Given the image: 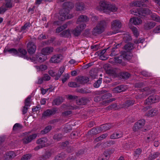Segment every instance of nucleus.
<instances>
[{
	"label": "nucleus",
	"instance_id": "f257e3e1",
	"mask_svg": "<svg viewBox=\"0 0 160 160\" xmlns=\"http://www.w3.org/2000/svg\"><path fill=\"white\" fill-rule=\"evenodd\" d=\"M100 7L104 12H115L118 9V8L115 5L108 4L105 2H100Z\"/></svg>",
	"mask_w": 160,
	"mask_h": 160
},
{
	"label": "nucleus",
	"instance_id": "f03ea898",
	"mask_svg": "<svg viewBox=\"0 0 160 160\" xmlns=\"http://www.w3.org/2000/svg\"><path fill=\"white\" fill-rule=\"evenodd\" d=\"M106 25V22L104 20L101 21L94 28L92 31V34L95 36L103 32L105 27Z\"/></svg>",
	"mask_w": 160,
	"mask_h": 160
},
{
	"label": "nucleus",
	"instance_id": "7ed1b4c3",
	"mask_svg": "<svg viewBox=\"0 0 160 160\" xmlns=\"http://www.w3.org/2000/svg\"><path fill=\"white\" fill-rule=\"evenodd\" d=\"M132 14L135 15L145 16L146 15L150 14L152 12L148 8H139L137 9H132L130 11Z\"/></svg>",
	"mask_w": 160,
	"mask_h": 160
},
{
	"label": "nucleus",
	"instance_id": "20e7f679",
	"mask_svg": "<svg viewBox=\"0 0 160 160\" xmlns=\"http://www.w3.org/2000/svg\"><path fill=\"white\" fill-rule=\"evenodd\" d=\"M53 149L50 148L46 150L44 153L40 155L38 158V160H49L54 154Z\"/></svg>",
	"mask_w": 160,
	"mask_h": 160
},
{
	"label": "nucleus",
	"instance_id": "39448f33",
	"mask_svg": "<svg viewBox=\"0 0 160 160\" xmlns=\"http://www.w3.org/2000/svg\"><path fill=\"white\" fill-rule=\"evenodd\" d=\"M64 69V67L62 66L60 68L57 72H56L52 70H50L48 71V73L52 77H54L55 80H57L63 72Z\"/></svg>",
	"mask_w": 160,
	"mask_h": 160
},
{
	"label": "nucleus",
	"instance_id": "423d86ee",
	"mask_svg": "<svg viewBox=\"0 0 160 160\" xmlns=\"http://www.w3.org/2000/svg\"><path fill=\"white\" fill-rule=\"evenodd\" d=\"M122 23L118 20H116L112 22V28L113 30L111 34H115L118 32L119 29L122 27Z\"/></svg>",
	"mask_w": 160,
	"mask_h": 160
},
{
	"label": "nucleus",
	"instance_id": "0eeeda50",
	"mask_svg": "<svg viewBox=\"0 0 160 160\" xmlns=\"http://www.w3.org/2000/svg\"><path fill=\"white\" fill-rule=\"evenodd\" d=\"M78 97L76 96L71 95V101L75 100L76 103L78 105H82L86 104L89 101V100L86 98L83 97L81 98L77 99Z\"/></svg>",
	"mask_w": 160,
	"mask_h": 160
},
{
	"label": "nucleus",
	"instance_id": "6e6552de",
	"mask_svg": "<svg viewBox=\"0 0 160 160\" xmlns=\"http://www.w3.org/2000/svg\"><path fill=\"white\" fill-rule=\"evenodd\" d=\"M160 98L159 96L156 95H152L149 96L146 99L145 103L147 105L151 104L152 103H155L159 101Z\"/></svg>",
	"mask_w": 160,
	"mask_h": 160
},
{
	"label": "nucleus",
	"instance_id": "1a4fd4ad",
	"mask_svg": "<svg viewBox=\"0 0 160 160\" xmlns=\"http://www.w3.org/2000/svg\"><path fill=\"white\" fill-rule=\"evenodd\" d=\"M58 111L57 108H53L52 109H47L44 111L42 115V118H45L46 117H49L55 114Z\"/></svg>",
	"mask_w": 160,
	"mask_h": 160
},
{
	"label": "nucleus",
	"instance_id": "9d476101",
	"mask_svg": "<svg viewBox=\"0 0 160 160\" xmlns=\"http://www.w3.org/2000/svg\"><path fill=\"white\" fill-rule=\"evenodd\" d=\"M86 27V24L82 23L79 25L77 26L72 31V33L75 36L78 37L79 36L82 31Z\"/></svg>",
	"mask_w": 160,
	"mask_h": 160
},
{
	"label": "nucleus",
	"instance_id": "9b49d317",
	"mask_svg": "<svg viewBox=\"0 0 160 160\" xmlns=\"http://www.w3.org/2000/svg\"><path fill=\"white\" fill-rule=\"evenodd\" d=\"M27 50L30 55L34 54L36 50V46L35 43L32 42H29L27 45Z\"/></svg>",
	"mask_w": 160,
	"mask_h": 160
},
{
	"label": "nucleus",
	"instance_id": "f8f14e48",
	"mask_svg": "<svg viewBox=\"0 0 160 160\" xmlns=\"http://www.w3.org/2000/svg\"><path fill=\"white\" fill-rule=\"evenodd\" d=\"M145 121L144 119L139 120L137 122L135 123L133 127V129L134 132L138 131L144 126Z\"/></svg>",
	"mask_w": 160,
	"mask_h": 160
},
{
	"label": "nucleus",
	"instance_id": "ddd939ff",
	"mask_svg": "<svg viewBox=\"0 0 160 160\" xmlns=\"http://www.w3.org/2000/svg\"><path fill=\"white\" fill-rule=\"evenodd\" d=\"M48 139L45 137L42 138L38 139L36 141V143L40 145L42 147H46L49 145V144L48 143Z\"/></svg>",
	"mask_w": 160,
	"mask_h": 160
},
{
	"label": "nucleus",
	"instance_id": "4468645a",
	"mask_svg": "<svg viewBox=\"0 0 160 160\" xmlns=\"http://www.w3.org/2000/svg\"><path fill=\"white\" fill-rule=\"evenodd\" d=\"M62 58V56L61 54H56L53 55L49 60L51 63H58L60 62Z\"/></svg>",
	"mask_w": 160,
	"mask_h": 160
},
{
	"label": "nucleus",
	"instance_id": "2eb2a0df",
	"mask_svg": "<svg viewBox=\"0 0 160 160\" xmlns=\"http://www.w3.org/2000/svg\"><path fill=\"white\" fill-rule=\"evenodd\" d=\"M112 153L111 150H106L101 156L98 157V160H108Z\"/></svg>",
	"mask_w": 160,
	"mask_h": 160
},
{
	"label": "nucleus",
	"instance_id": "dca6fc26",
	"mask_svg": "<svg viewBox=\"0 0 160 160\" xmlns=\"http://www.w3.org/2000/svg\"><path fill=\"white\" fill-rule=\"evenodd\" d=\"M37 136V134H33L25 137L22 139V141L24 144H28L30 142L33 140L35 139Z\"/></svg>",
	"mask_w": 160,
	"mask_h": 160
},
{
	"label": "nucleus",
	"instance_id": "f3484780",
	"mask_svg": "<svg viewBox=\"0 0 160 160\" xmlns=\"http://www.w3.org/2000/svg\"><path fill=\"white\" fill-rule=\"evenodd\" d=\"M60 16H59L58 19L60 21H63L65 19H69L70 14L68 12H63L61 10L59 12Z\"/></svg>",
	"mask_w": 160,
	"mask_h": 160
},
{
	"label": "nucleus",
	"instance_id": "a211bd4d",
	"mask_svg": "<svg viewBox=\"0 0 160 160\" xmlns=\"http://www.w3.org/2000/svg\"><path fill=\"white\" fill-rule=\"evenodd\" d=\"M18 56L24 59H28V56L27 55V51L22 48H19L18 49Z\"/></svg>",
	"mask_w": 160,
	"mask_h": 160
},
{
	"label": "nucleus",
	"instance_id": "6ab92c4d",
	"mask_svg": "<svg viewBox=\"0 0 160 160\" xmlns=\"http://www.w3.org/2000/svg\"><path fill=\"white\" fill-rule=\"evenodd\" d=\"M128 89L127 86L124 85H121L115 87L113 89L115 93H119L126 91Z\"/></svg>",
	"mask_w": 160,
	"mask_h": 160
},
{
	"label": "nucleus",
	"instance_id": "aec40b11",
	"mask_svg": "<svg viewBox=\"0 0 160 160\" xmlns=\"http://www.w3.org/2000/svg\"><path fill=\"white\" fill-rule=\"evenodd\" d=\"M53 48L52 47H48L43 48L41 51V53L45 56L48 55L53 51Z\"/></svg>",
	"mask_w": 160,
	"mask_h": 160
},
{
	"label": "nucleus",
	"instance_id": "412c9836",
	"mask_svg": "<svg viewBox=\"0 0 160 160\" xmlns=\"http://www.w3.org/2000/svg\"><path fill=\"white\" fill-rule=\"evenodd\" d=\"M112 94L109 93H108L105 94L102 96H97L94 98V101L96 102H98L101 100V99H105L111 97Z\"/></svg>",
	"mask_w": 160,
	"mask_h": 160
},
{
	"label": "nucleus",
	"instance_id": "4be33fe9",
	"mask_svg": "<svg viewBox=\"0 0 160 160\" xmlns=\"http://www.w3.org/2000/svg\"><path fill=\"white\" fill-rule=\"evenodd\" d=\"M89 19L85 15H81L79 16L77 20V23L80 24L81 22H86L88 21Z\"/></svg>",
	"mask_w": 160,
	"mask_h": 160
},
{
	"label": "nucleus",
	"instance_id": "5701e85b",
	"mask_svg": "<svg viewBox=\"0 0 160 160\" xmlns=\"http://www.w3.org/2000/svg\"><path fill=\"white\" fill-rule=\"evenodd\" d=\"M64 99V98L62 97L58 96L53 101L52 105H59L63 102Z\"/></svg>",
	"mask_w": 160,
	"mask_h": 160
},
{
	"label": "nucleus",
	"instance_id": "b1692460",
	"mask_svg": "<svg viewBox=\"0 0 160 160\" xmlns=\"http://www.w3.org/2000/svg\"><path fill=\"white\" fill-rule=\"evenodd\" d=\"M134 45L131 43H128L126 44L123 47V49L125 50L123 52H130L134 48Z\"/></svg>",
	"mask_w": 160,
	"mask_h": 160
},
{
	"label": "nucleus",
	"instance_id": "393cba45",
	"mask_svg": "<svg viewBox=\"0 0 160 160\" xmlns=\"http://www.w3.org/2000/svg\"><path fill=\"white\" fill-rule=\"evenodd\" d=\"M89 81V78L86 77H78L77 83L80 84H84Z\"/></svg>",
	"mask_w": 160,
	"mask_h": 160
},
{
	"label": "nucleus",
	"instance_id": "a878e982",
	"mask_svg": "<svg viewBox=\"0 0 160 160\" xmlns=\"http://www.w3.org/2000/svg\"><path fill=\"white\" fill-rule=\"evenodd\" d=\"M75 8L77 11H82L85 10V6L83 2H78L76 4Z\"/></svg>",
	"mask_w": 160,
	"mask_h": 160
},
{
	"label": "nucleus",
	"instance_id": "bb28decb",
	"mask_svg": "<svg viewBox=\"0 0 160 160\" xmlns=\"http://www.w3.org/2000/svg\"><path fill=\"white\" fill-rule=\"evenodd\" d=\"M101 132L99 127H98L96 128H92L91 130L88 132V135L92 136L98 134Z\"/></svg>",
	"mask_w": 160,
	"mask_h": 160
},
{
	"label": "nucleus",
	"instance_id": "cd10ccee",
	"mask_svg": "<svg viewBox=\"0 0 160 160\" xmlns=\"http://www.w3.org/2000/svg\"><path fill=\"white\" fill-rule=\"evenodd\" d=\"M130 22L134 25H138L142 23V20L139 17H136L131 18Z\"/></svg>",
	"mask_w": 160,
	"mask_h": 160
},
{
	"label": "nucleus",
	"instance_id": "c85d7f7f",
	"mask_svg": "<svg viewBox=\"0 0 160 160\" xmlns=\"http://www.w3.org/2000/svg\"><path fill=\"white\" fill-rule=\"evenodd\" d=\"M148 1V0H141V1H135L132 3V5L136 7H141L143 6L144 2H147Z\"/></svg>",
	"mask_w": 160,
	"mask_h": 160
},
{
	"label": "nucleus",
	"instance_id": "c756f323",
	"mask_svg": "<svg viewBox=\"0 0 160 160\" xmlns=\"http://www.w3.org/2000/svg\"><path fill=\"white\" fill-rule=\"evenodd\" d=\"M156 24L155 22L152 21L146 23L144 25V28L145 30H149L155 26Z\"/></svg>",
	"mask_w": 160,
	"mask_h": 160
},
{
	"label": "nucleus",
	"instance_id": "7c9ffc66",
	"mask_svg": "<svg viewBox=\"0 0 160 160\" xmlns=\"http://www.w3.org/2000/svg\"><path fill=\"white\" fill-rule=\"evenodd\" d=\"M63 9L62 10L64 12H65L69 13L70 9V2H64L62 4Z\"/></svg>",
	"mask_w": 160,
	"mask_h": 160
},
{
	"label": "nucleus",
	"instance_id": "2f4dec72",
	"mask_svg": "<svg viewBox=\"0 0 160 160\" xmlns=\"http://www.w3.org/2000/svg\"><path fill=\"white\" fill-rule=\"evenodd\" d=\"M113 125L110 123H106L101 126L100 127H99V128L101 132L102 131H105L107 130L112 127Z\"/></svg>",
	"mask_w": 160,
	"mask_h": 160
},
{
	"label": "nucleus",
	"instance_id": "473e14b6",
	"mask_svg": "<svg viewBox=\"0 0 160 160\" xmlns=\"http://www.w3.org/2000/svg\"><path fill=\"white\" fill-rule=\"evenodd\" d=\"M122 136V133L121 132H117L111 135L110 138L111 139H116L121 138Z\"/></svg>",
	"mask_w": 160,
	"mask_h": 160
},
{
	"label": "nucleus",
	"instance_id": "72a5a7b5",
	"mask_svg": "<svg viewBox=\"0 0 160 160\" xmlns=\"http://www.w3.org/2000/svg\"><path fill=\"white\" fill-rule=\"evenodd\" d=\"M135 101L132 100H129L125 102L122 105V108H128L132 106L135 103Z\"/></svg>",
	"mask_w": 160,
	"mask_h": 160
},
{
	"label": "nucleus",
	"instance_id": "f704fd0d",
	"mask_svg": "<svg viewBox=\"0 0 160 160\" xmlns=\"http://www.w3.org/2000/svg\"><path fill=\"white\" fill-rule=\"evenodd\" d=\"M35 56L36 57V61L40 63L44 62L46 60V57L41 53L36 54Z\"/></svg>",
	"mask_w": 160,
	"mask_h": 160
},
{
	"label": "nucleus",
	"instance_id": "c9c22d12",
	"mask_svg": "<svg viewBox=\"0 0 160 160\" xmlns=\"http://www.w3.org/2000/svg\"><path fill=\"white\" fill-rule=\"evenodd\" d=\"M122 56L123 59L124 60L129 61L132 58V54L131 53H127L126 52H123L122 54Z\"/></svg>",
	"mask_w": 160,
	"mask_h": 160
},
{
	"label": "nucleus",
	"instance_id": "e433bc0d",
	"mask_svg": "<svg viewBox=\"0 0 160 160\" xmlns=\"http://www.w3.org/2000/svg\"><path fill=\"white\" fill-rule=\"evenodd\" d=\"M160 156V153L158 152H155L152 154L151 153L149 155L148 159V160H153L156 158H157Z\"/></svg>",
	"mask_w": 160,
	"mask_h": 160
},
{
	"label": "nucleus",
	"instance_id": "4c0bfd02",
	"mask_svg": "<svg viewBox=\"0 0 160 160\" xmlns=\"http://www.w3.org/2000/svg\"><path fill=\"white\" fill-rule=\"evenodd\" d=\"M122 58H123L122 55H121L119 57H115L114 60L116 62L121 64L122 66H125L126 65L125 63L122 62Z\"/></svg>",
	"mask_w": 160,
	"mask_h": 160
},
{
	"label": "nucleus",
	"instance_id": "58836bf2",
	"mask_svg": "<svg viewBox=\"0 0 160 160\" xmlns=\"http://www.w3.org/2000/svg\"><path fill=\"white\" fill-rule=\"evenodd\" d=\"M6 156L7 159H12L16 156V154L13 151H9L6 153Z\"/></svg>",
	"mask_w": 160,
	"mask_h": 160
},
{
	"label": "nucleus",
	"instance_id": "ea45409f",
	"mask_svg": "<svg viewBox=\"0 0 160 160\" xmlns=\"http://www.w3.org/2000/svg\"><path fill=\"white\" fill-rule=\"evenodd\" d=\"M106 72L107 74L110 75L114 78L117 77V74L114 70L109 69Z\"/></svg>",
	"mask_w": 160,
	"mask_h": 160
},
{
	"label": "nucleus",
	"instance_id": "a19ab883",
	"mask_svg": "<svg viewBox=\"0 0 160 160\" xmlns=\"http://www.w3.org/2000/svg\"><path fill=\"white\" fill-rule=\"evenodd\" d=\"M122 44V43L117 44L115 45L114 47L112 48L111 51V52L110 54V56H114L117 54L116 53H115V50L116 48H119L121 45Z\"/></svg>",
	"mask_w": 160,
	"mask_h": 160
},
{
	"label": "nucleus",
	"instance_id": "79ce46f5",
	"mask_svg": "<svg viewBox=\"0 0 160 160\" xmlns=\"http://www.w3.org/2000/svg\"><path fill=\"white\" fill-rule=\"evenodd\" d=\"M158 112V110L157 109H152L148 111V115L150 117H152L157 115Z\"/></svg>",
	"mask_w": 160,
	"mask_h": 160
},
{
	"label": "nucleus",
	"instance_id": "37998d69",
	"mask_svg": "<svg viewBox=\"0 0 160 160\" xmlns=\"http://www.w3.org/2000/svg\"><path fill=\"white\" fill-rule=\"evenodd\" d=\"M62 137L63 136L62 134L57 133L53 136V138L55 140L58 142L60 141L62 139Z\"/></svg>",
	"mask_w": 160,
	"mask_h": 160
},
{
	"label": "nucleus",
	"instance_id": "c03bdc74",
	"mask_svg": "<svg viewBox=\"0 0 160 160\" xmlns=\"http://www.w3.org/2000/svg\"><path fill=\"white\" fill-rule=\"evenodd\" d=\"M5 3L4 4L6 8H11L13 6L11 0H5Z\"/></svg>",
	"mask_w": 160,
	"mask_h": 160
},
{
	"label": "nucleus",
	"instance_id": "a18cd8bd",
	"mask_svg": "<svg viewBox=\"0 0 160 160\" xmlns=\"http://www.w3.org/2000/svg\"><path fill=\"white\" fill-rule=\"evenodd\" d=\"M108 136V134L107 133H105L102 134L100 136L96 138L94 141L95 142H96L102 140L103 139L105 138Z\"/></svg>",
	"mask_w": 160,
	"mask_h": 160
},
{
	"label": "nucleus",
	"instance_id": "49530a36",
	"mask_svg": "<svg viewBox=\"0 0 160 160\" xmlns=\"http://www.w3.org/2000/svg\"><path fill=\"white\" fill-rule=\"evenodd\" d=\"M120 75L122 77V78L125 79H128L130 76V74L128 72H121L120 73Z\"/></svg>",
	"mask_w": 160,
	"mask_h": 160
},
{
	"label": "nucleus",
	"instance_id": "de8ad7c7",
	"mask_svg": "<svg viewBox=\"0 0 160 160\" xmlns=\"http://www.w3.org/2000/svg\"><path fill=\"white\" fill-rule=\"evenodd\" d=\"M52 127L50 125H48L46 126L43 130L41 131V133L42 134H45L49 132L52 129Z\"/></svg>",
	"mask_w": 160,
	"mask_h": 160
},
{
	"label": "nucleus",
	"instance_id": "09e8293b",
	"mask_svg": "<svg viewBox=\"0 0 160 160\" xmlns=\"http://www.w3.org/2000/svg\"><path fill=\"white\" fill-rule=\"evenodd\" d=\"M130 28L131 29L134 35L136 37H138L139 36V33L137 28L134 27H130Z\"/></svg>",
	"mask_w": 160,
	"mask_h": 160
},
{
	"label": "nucleus",
	"instance_id": "8fccbe9b",
	"mask_svg": "<svg viewBox=\"0 0 160 160\" xmlns=\"http://www.w3.org/2000/svg\"><path fill=\"white\" fill-rule=\"evenodd\" d=\"M70 33V30L68 29L63 31L60 33V35L62 37H69Z\"/></svg>",
	"mask_w": 160,
	"mask_h": 160
},
{
	"label": "nucleus",
	"instance_id": "3c124183",
	"mask_svg": "<svg viewBox=\"0 0 160 160\" xmlns=\"http://www.w3.org/2000/svg\"><path fill=\"white\" fill-rule=\"evenodd\" d=\"M8 52L10 53L13 54L14 55L18 56V50H17L14 48H11L9 49L8 51Z\"/></svg>",
	"mask_w": 160,
	"mask_h": 160
},
{
	"label": "nucleus",
	"instance_id": "603ef678",
	"mask_svg": "<svg viewBox=\"0 0 160 160\" xmlns=\"http://www.w3.org/2000/svg\"><path fill=\"white\" fill-rule=\"evenodd\" d=\"M151 14L150 16L152 19L157 22H160V18L159 16L157 15L155 13H151Z\"/></svg>",
	"mask_w": 160,
	"mask_h": 160
},
{
	"label": "nucleus",
	"instance_id": "864d4df0",
	"mask_svg": "<svg viewBox=\"0 0 160 160\" xmlns=\"http://www.w3.org/2000/svg\"><path fill=\"white\" fill-rule=\"evenodd\" d=\"M142 152V150L140 148L136 149L134 151V156L137 158H138L141 154Z\"/></svg>",
	"mask_w": 160,
	"mask_h": 160
},
{
	"label": "nucleus",
	"instance_id": "5fc2aeb1",
	"mask_svg": "<svg viewBox=\"0 0 160 160\" xmlns=\"http://www.w3.org/2000/svg\"><path fill=\"white\" fill-rule=\"evenodd\" d=\"M61 108L63 110H69L70 109V103H66V104H63L61 106Z\"/></svg>",
	"mask_w": 160,
	"mask_h": 160
},
{
	"label": "nucleus",
	"instance_id": "6e6d98bb",
	"mask_svg": "<svg viewBox=\"0 0 160 160\" xmlns=\"http://www.w3.org/2000/svg\"><path fill=\"white\" fill-rule=\"evenodd\" d=\"M32 155L31 154H27L22 156L21 160H28L32 157Z\"/></svg>",
	"mask_w": 160,
	"mask_h": 160
},
{
	"label": "nucleus",
	"instance_id": "4d7b16f0",
	"mask_svg": "<svg viewBox=\"0 0 160 160\" xmlns=\"http://www.w3.org/2000/svg\"><path fill=\"white\" fill-rule=\"evenodd\" d=\"M31 99V97L29 96H28L25 100L24 104L26 106H30L31 105L30 99Z\"/></svg>",
	"mask_w": 160,
	"mask_h": 160
},
{
	"label": "nucleus",
	"instance_id": "13d9d810",
	"mask_svg": "<svg viewBox=\"0 0 160 160\" xmlns=\"http://www.w3.org/2000/svg\"><path fill=\"white\" fill-rule=\"evenodd\" d=\"M102 78H100L93 84L94 87L98 88L99 87L102 82Z\"/></svg>",
	"mask_w": 160,
	"mask_h": 160
},
{
	"label": "nucleus",
	"instance_id": "bf43d9fd",
	"mask_svg": "<svg viewBox=\"0 0 160 160\" xmlns=\"http://www.w3.org/2000/svg\"><path fill=\"white\" fill-rule=\"evenodd\" d=\"M30 27V22H27L23 26L21 27L20 30L21 31L24 30Z\"/></svg>",
	"mask_w": 160,
	"mask_h": 160
},
{
	"label": "nucleus",
	"instance_id": "052dcab7",
	"mask_svg": "<svg viewBox=\"0 0 160 160\" xmlns=\"http://www.w3.org/2000/svg\"><path fill=\"white\" fill-rule=\"evenodd\" d=\"M22 126L19 123H16L14 124L13 127V130L14 131L17 130L18 129H21Z\"/></svg>",
	"mask_w": 160,
	"mask_h": 160
},
{
	"label": "nucleus",
	"instance_id": "680f3d73",
	"mask_svg": "<svg viewBox=\"0 0 160 160\" xmlns=\"http://www.w3.org/2000/svg\"><path fill=\"white\" fill-rule=\"evenodd\" d=\"M131 39V36L128 35L125 36L123 38V41L126 42L130 41Z\"/></svg>",
	"mask_w": 160,
	"mask_h": 160
},
{
	"label": "nucleus",
	"instance_id": "e2e57ef3",
	"mask_svg": "<svg viewBox=\"0 0 160 160\" xmlns=\"http://www.w3.org/2000/svg\"><path fill=\"white\" fill-rule=\"evenodd\" d=\"M134 86L136 88H141L144 86V84L142 82H138L135 83Z\"/></svg>",
	"mask_w": 160,
	"mask_h": 160
},
{
	"label": "nucleus",
	"instance_id": "0e129e2a",
	"mask_svg": "<svg viewBox=\"0 0 160 160\" xmlns=\"http://www.w3.org/2000/svg\"><path fill=\"white\" fill-rule=\"evenodd\" d=\"M63 77L62 78V82L64 83L69 78V75L68 74H67L63 76Z\"/></svg>",
	"mask_w": 160,
	"mask_h": 160
},
{
	"label": "nucleus",
	"instance_id": "69168bd1",
	"mask_svg": "<svg viewBox=\"0 0 160 160\" xmlns=\"http://www.w3.org/2000/svg\"><path fill=\"white\" fill-rule=\"evenodd\" d=\"M42 77L45 81H48L51 78V77L48 74H44Z\"/></svg>",
	"mask_w": 160,
	"mask_h": 160
},
{
	"label": "nucleus",
	"instance_id": "338daca9",
	"mask_svg": "<svg viewBox=\"0 0 160 160\" xmlns=\"http://www.w3.org/2000/svg\"><path fill=\"white\" fill-rule=\"evenodd\" d=\"M4 4L0 7V14H3L7 10L6 8L4 7Z\"/></svg>",
	"mask_w": 160,
	"mask_h": 160
},
{
	"label": "nucleus",
	"instance_id": "774afa93",
	"mask_svg": "<svg viewBox=\"0 0 160 160\" xmlns=\"http://www.w3.org/2000/svg\"><path fill=\"white\" fill-rule=\"evenodd\" d=\"M155 33H158L160 32V25L156 27L153 30Z\"/></svg>",
	"mask_w": 160,
	"mask_h": 160
}]
</instances>
